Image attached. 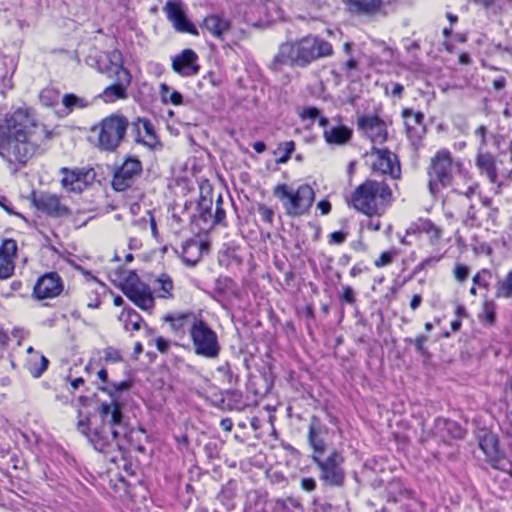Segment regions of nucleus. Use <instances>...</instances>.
I'll return each mask as SVG.
<instances>
[{"label": "nucleus", "mask_w": 512, "mask_h": 512, "mask_svg": "<svg viewBox=\"0 0 512 512\" xmlns=\"http://www.w3.org/2000/svg\"><path fill=\"white\" fill-rule=\"evenodd\" d=\"M137 131L136 141L153 148L158 144V139L155 134L154 126L147 119L139 118L137 122L133 123Z\"/></svg>", "instance_id": "nucleus-25"}, {"label": "nucleus", "mask_w": 512, "mask_h": 512, "mask_svg": "<svg viewBox=\"0 0 512 512\" xmlns=\"http://www.w3.org/2000/svg\"><path fill=\"white\" fill-rule=\"evenodd\" d=\"M349 11L358 15L375 16L382 13V0H347Z\"/></svg>", "instance_id": "nucleus-24"}, {"label": "nucleus", "mask_w": 512, "mask_h": 512, "mask_svg": "<svg viewBox=\"0 0 512 512\" xmlns=\"http://www.w3.org/2000/svg\"><path fill=\"white\" fill-rule=\"evenodd\" d=\"M371 155L375 156L372 169L382 175H389L393 179L400 177L401 168L397 156L388 149L373 147Z\"/></svg>", "instance_id": "nucleus-13"}, {"label": "nucleus", "mask_w": 512, "mask_h": 512, "mask_svg": "<svg viewBox=\"0 0 512 512\" xmlns=\"http://www.w3.org/2000/svg\"><path fill=\"white\" fill-rule=\"evenodd\" d=\"M479 446L486 455L492 456L498 451V440L492 434L486 435L480 440Z\"/></svg>", "instance_id": "nucleus-39"}, {"label": "nucleus", "mask_w": 512, "mask_h": 512, "mask_svg": "<svg viewBox=\"0 0 512 512\" xmlns=\"http://www.w3.org/2000/svg\"><path fill=\"white\" fill-rule=\"evenodd\" d=\"M48 364H49L48 359L45 356L41 355L40 356V365L39 366H36V365L32 366L30 368L31 374L35 378L40 377L47 370Z\"/></svg>", "instance_id": "nucleus-48"}, {"label": "nucleus", "mask_w": 512, "mask_h": 512, "mask_svg": "<svg viewBox=\"0 0 512 512\" xmlns=\"http://www.w3.org/2000/svg\"><path fill=\"white\" fill-rule=\"evenodd\" d=\"M17 243L13 239H5L0 245V279L10 278L15 269Z\"/></svg>", "instance_id": "nucleus-20"}, {"label": "nucleus", "mask_w": 512, "mask_h": 512, "mask_svg": "<svg viewBox=\"0 0 512 512\" xmlns=\"http://www.w3.org/2000/svg\"><path fill=\"white\" fill-rule=\"evenodd\" d=\"M334 53L330 42L318 35H306L294 41H287L279 46L270 68L278 72L283 66L306 68L311 63L322 58L330 57Z\"/></svg>", "instance_id": "nucleus-3"}, {"label": "nucleus", "mask_w": 512, "mask_h": 512, "mask_svg": "<svg viewBox=\"0 0 512 512\" xmlns=\"http://www.w3.org/2000/svg\"><path fill=\"white\" fill-rule=\"evenodd\" d=\"M463 164L454 159L447 149H441L430 159L427 173L429 177L428 187L431 194L436 195L442 189L451 185L457 173H461Z\"/></svg>", "instance_id": "nucleus-6"}, {"label": "nucleus", "mask_w": 512, "mask_h": 512, "mask_svg": "<svg viewBox=\"0 0 512 512\" xmlns=\"http://www.w3.org/2000/svg\"><path fill=\"white\" fill-rule=\"evenodd\" d=\"M48 364H49L48 359L45 356L41 355L40 356V365L39 366H36V365L32 366L30 368L31 374L35 378L40 377L47 370Z\"/></svg>", "instance_id": "nucleus-49"}, {"label": "nucleus", "mask_w": 512, "mask_h": 512, "mask_svg": "<svg viewBox=\"0 0 512 512\" xmlns=\"http://www.w3.org/2000/svg\"><path fill=\"white\" fill-rule=\"evenodd\" d=\"M402 117L405 120V126L409 137L421 138L425 133L424 114L414 112L412 109L405 108L402 111Z\"/></svg>", "instance_id": "nucleus-23"}, {"label": "nucleus", "mask_w": 512, "mask_h": 512, "mask_svg": "<svg viewBox=\"0 0 512 512\" xmlns=\"http://www.w3.org/2000/svg\"><path fill=\"white\" fill-rule=\"evenodd\" d=\"M273 195L280 200L286 215L290 217L308 214L315 200V192L308 184H302L296 189L287 184H278L273 189Z\"/></svg>", "instance_id": "nucleus-7"}, {"label": "nucleus", "mask_w": 512, "mask_h": 512, "mask_svg": "<svg viewBox=\"0 0 512 512\" xmlns=\"http://www.w3.org/2000/svg\"><path fill=\"white\" fill-rule=\"evenodd\" d=\"M198 56L191 49H185L172 59L173 70L183 77L196 75L200 66L197 63Z\"/></svg>", "instance_id": "nucleus-19"}, {"label": "nucleus", "mask_w": 512, "mask_h": 512, "mask_svg": "<svg viewBox=\"0 0 512 512\" xmlns=\"http://www.w3.org/2000/svg\"><path fill=\"white\" fill-rule=\"evenodd\" d=\"M317 207L320 209L323 215H326L331 211V204L328 200H321L317 204Z\"/></svg>", "instance_id": "nucleus-61"}, {"label": "nucleus", "mask_w": 512, "mask_h": 512, "mask_svg": "<svg viewBox=\"0 0 512 512\" xmlns=\"http://www.w3.org/2000/svg\"><path fill=\"white\" fill-rule=\"evenodd\" d=\"M426 341L427 337L424 335H419L415 339L416 350L421 354H424L425 352L424 344L426 343Z\"/></svg>", "instance_id": "nucleus-60"}, {"label": "nucleus", "mask_w": 512, "mask_h": 512, "mask_svg": "<svg viewBox=\"0 0 512 512\" xmlns=\"http://www.w3.org/2000/svg\"><path fill=\"white\" fill-rule=\"evenodd\" d=\"M120 320L124 322V329L130 332L140 330L143 322L142 317L133 309H124Z\"/></svg>", "instance_id": "nucleus-30"}, {"label": "nucleus", "mask_w": 512, "mask_h": 512, "mask_svg": "<svg viewBox=\"0 0 512 512\" xmlns=\"http://www.w3.org/2000/svg\"><path fill=\"white\" fill-rule=\"evenodd\" d=\"M88 63L114 80V83L103 91L102 96L105 102H114L127 97L126 91L132 77L130 72L124 68L123 55L118 49L108 52L100 59L89 57Z\"/></svg>", "instance_id": "nucleus-4"}, {"label": "nucleus", "mask_w": 512, "mask_h": 512, "mask_svg": "<svg viewBox=\"0 0 512 512\" xmlns=\"http://www.w3.org/2000/svg\"><path fill=\"white\" fill-rule=\"evenodd\" d=\"M142 164L138 159L128 158L114 173L112 186L116 191L129 188L135 178L140 175Z\"/></svg>", "instance_id": "nucleus-14"}, {"label": "nucleus", "mask_w": 512, "mask_h": 512, "mask_svg": "<svg viewBox=\"0 0 512 512\" xmlns=\"http://www.w3.org/2000/svg\"><path fill=\"white\" fill-rule=\"evenodd\" d=\"M160 95L163 103H171L173 105H182L183 96L180 92L171 89L167 84L162 83L160 85Z\"/></svg>", "instance_id": "nucleus-34"}, {"label": "nucleus", "mask_w": 512, "mask_h": 512, "mask_svg": "<svg viewBox=\"0 0 512 512\" xmlns=\"http://www.w3.org/2000/svg\"><path fill=\"white\" fill-rule=\"evenodd\" d=\"M416 227L419 232L426 233L432 243H436L441 237V230L430 220H419Z\"/></svg>", "instance_id": "nucleus-37"}, {"label": "nucleus", "mask_w": 512, "mask_h": 512, "mask_svg": "<svg viewBox=\"0 0 512 512\" xmlns=\"http://www.w3.org/2000/svg\"><path fill=\"white\" fill-rule=\"evenodd\" d=\"M130 388V383L128 381H121L119 383H110L106 385L105 387H100V389L110 396V400L108 402H116L117 404H120L119 402V393L128 390Z\"/></svg>", "instance_id": "nucleus-35"}, {"label": "nucleus", "mask_w": 512, "mask_h": 512, "mask_svg": "<svg viewBox=\"0 0 512 512\" xmlns=\"http://www.w3.org/2000/svg\"><path fill=\"white\" fill-rule=\"evenodd\" d=\"M476 166L482 174H485L491 183H495L498 174L495 167V161L491 154L480 153L476 157Z\"/></svg>", "instance_id": "nucleus-28"}, {"label": "nucleus", "mask_w": 512, "mask_h": 512, "mask_svg": "<svg viewBox=\"0 0 512 512\" xmlns=\"http://www.w3.org/2000/svg\"><path fill=\"white\" fill-rule=\"evenodd\" d=\"M347 237V233L343 231H335L330 234V242L335 244H342Z\"/></svg>", "instance_id": "nucleus-56"}, {"label": "nucleus", "mask_w": 512, "mask_h": 512, "mask_svg": "<svg viewBox=\"0 0 512 512\" xmlns=\"http://www.w3.org/2000/svg\"><path fill=\"white\" fill-rule=\"evenodd\" d=\"M327 427L319 421L316 416L311 418L309 427H308V442L313 449V457H320L325 455L326 452V444L324 441V437L327 434Z\"/></svg>", "instance_id": "nucleus-21"}, {"label": "nucleus", "mask_w": 512, "mask_h": 512, "mask_svg": "<svg viewBox=\"0 0 512 512\" xmlns=\"http://www.w3.org/2000/svg\"><path fill=\"white\" fill-rule=\"evenodd\" d=\"M231 28L230 22L217 15L207 16L201 25L202 30H206L218 39H222L224 34Z\"/></svg>", "instance_id": "nucleus-27"}, {"label": "nucleus", "mask_w": 512, "mask_h": 512, "mask_svg": "<svg viewBox=\"0 0 512 512\" xmlns=\"http://www.w3.org/2000/svg\"><path fill=\"white\" fill-rule=\"evenodd\" d=\"M486 133L487 129L483 125L479 126L475 131V134L481 138V145H486Z\"/></svg>", "instance_id": "nucleus-62"}, {"label": "nucleus", "mask_w": 512, "mask_h": 512, "mask_svg": "<svg viewBox=\"0 0 512 512\" xmlns=\"http://www.w3.org/2000/svg\"><path fill=\"white\" fill-rule=\"evenodd\" d=\"M141 222H143L144 224L149 223L152 235H153V237L156 238L158 235V230H157V224H156L154 217L149 213V219L146 220L145 218H143L141 220Z\"/></svg>", "instance_id": "nucleus-59"}, {"label": "nucleus", "mask_w": 512, "mask_h": 512, "mask_svg": "<svg viewBox=\"0 0 512 512\" xmlns=\"http://www.w3.org/2000/svg\"><path fill=\"white\" fill-rule=\"evenodd\" d=\"M437 426L445 429L454 438L460 439L464 436V430L456 422L439 419L437 420Z\"/></svg>", "instance_id": "nucleus-40"}, {"label": "nucleus", "mask_w": 512, "mask_h": 512, "mask_svg": "<svg viewBox=\"0 0 512 512\" xmlns=\"http://www.w3.org/2000/svg\"><path fill=\"white\" fill-rule=\"evenodd\" d=\"M104 359L107 362L116 363L122 361V356L117 349L113 347H107L106 349H104Z\"/></svg>", "instance_id": "nucleus-50"}, {"label": "nucleus", "mask_w": 512, "mask_h": 512, "mask_svg": "<svg viewBox=\"0 0 512 512\" xmlns=\"http://www.w3.org/2000/svg\"><path fill=\"white\" fill-rule=\"evenodd\" d=\"M63 105L70 111L75 108H85L89 105V101L75 94H66L62 100Z\"/></svg>", "instance_id": "nucleus-38"}, {"label": "nucleus", "mask_w": 512, "mask_h": 512, "mask_svg": "<svg viewBox=\"0 0 512 512\" xmlns=\"http://www.w3.org/2000/svg\"><path fill=\"white\" fill-rule=\"evenodd\" d=\"M469 272V267L461 263H457L453 269V275L459 283H463L467 280Z\"/></svg>", "instance_id": "nucleus-46"}, {"label": "nucleus", "mask_w": 512, "mask_h": 512, "mask_svg": "<svg viewBox=\"0 0 512 512\" xmlns=\"http://www.w3.org/2000/svg\"><path fill=\"white\" fill-rule=\"evenodd\" d=\"M220 426L224 431L230 432L233 427V422L230 418H224L221 420Z\"/></svg>", "instance_id": "nucleus-63"}, {"label": "nucleus", "mask_w": 512, "mask_h": 512, "mask_svg": "<svg viewBox=\"0 0 512 512\" xmlns=\"http://www.w3.org/2000/svg\"><path fill=\"white\" fill-rule=\"evenodd\" d=\"M99 423H91L79 411L78 431L86 436L95 450L103 453L122 450V443L130 434V426L116 402H102L97 408Z\"/></svg>", "instance_id": "nucleus-2"}, {"label": "nucleus", "mask_w": 512, "mask_h": 512, "mask_svg": "<svg viewBox=\"0 0 512 512\" xmlns=\"http://www.w3.org/2000/svg\"><path fill=\"white\" fill-rule=\"evenodd\" d=\"M192 317H195L193 314H175V315H167L165 316V321L169 322L172 330L175 332H180L184 330L186 324L191 326Z\"/></svg>", "instance_id": "nucleus-32"}, {"label": "nucleus", "mask_w": 512, "mask_h": 512, "mask_svg": "<svg viewBox=\"0 0 512 512\" xmlns=\"http://www.w3.org/2000/svg\"><path fill=\"white\" fill-rule=\"evenodd\" d=\"M222 205H223V200H222V197L219 195L216 200V207H215V212L213 213L211 227H214L217 224H221L225 220L226 214H225V211H224Z\"/></svg>", "instance_id": "nucleus-44"}, {"label": "nucleus", "mask_w": 512, "mask_h": 512, "mask_svg": "<svg viewBox=\"0 0 512 512\" xmlns=\"http://www.w3.org/2000/svg\"><path fill=\"white\" fill-rule=\"evenodd\" d=\"M295 150L294 141H286L278 146L277 151L282 153V155L277 159V163L283 164L286 163L293 151Z\"/></svg>", "instance_id": "nucleus-42"}, {"label": "nucleus", "mask_w": 512, "mask_h": 512, "mask_svg": "<svg viewBox=\"0 0 512 512\" xmlns=\"http://www.w3.org/2000/svg\"><path fill=\"white\" fill-rule=\"evenodd\" d=\"M301 488L307 492H312L316 488V481L311 477L301 479Z\"/></svg>", "instance_id": "nucleus-54"}, {"label": "nucleus", "mask_w": 512, "mask_h": 512, "mask_svg": "<svg viewBox=\"0 0 512 512\" xmlns=\"http://www.w3.org/2000/svg\"><path fill=\"white\" fill-rule=\"evenodd\" d=\"M323 136L328 144L344 145L352 137V130L344 125H334L324 129Z\"/></svg>", "instance_id": "nucleus-26"}, {"label": "nucleus", "mask_w": 512, "mask_h": 512, "mask_svg": "<svg viewBox=\"0 0 512 512\" xmlns=\"http://www.w3.org/2000/svg\"><path fill=\"white\" fill-rule=\"evenodd\" d=\"M486 215V222L491 223L492 225H496L499 215V209L497 207L489 208L487 209Z\"/></svg>", "instance_id": "nucleus-55"}, {"label": "nucleus", "mask_w": 512, "mask_h": 512, "mask_svg": "<svg viewBox=\"0 0 512 512\" xmlns=\"http://www.w3.org/2000/svg\"><path fill=\"white\" fill-rule=\"evenodd\" d=\"M495 296L497 298L512 299V270L496 284Z\"/></svg>", "instance_id": "nucleus-33"}, {"label": "nucleus", "mask_w": 512, "mask_h": 512, "mask_svg": "<svg viewBox=\"0 0 512 512\" xmlns=\"http://www.w3.org/2000/svg\"><path fill=\"white\" fill-rule=\"evenodd\" d=\"M50 138L51 133L37 122L30 110L19 108L0 123V157L16 174L27 166Z\"/></svg>", "instance_id": "nucleus-1"}, {"label": "nucleus", "mask_w": 512, "mask_h": 512, "mask_svg": "<svg viewBox=\"0 0 512 512\" xmlns=\"http://www.w3.org/2000/svg\"><path fill=\"white\" fill-rule=\"evenodd\" d=\"M357 123L358 127L373 144H383L387 140L386 124L378 116H361L358 118Z\"/></svg>", "instance_id": "nucleus-16"}, {"label": "nucleus", "mask_w": 512, "mask_h": 512, "mask_svg": "<svg viewBox=\"0 0 512 512\" xmlns=\"http://www.w3.org/2000/svg\"><path fill=\"white\" fill-rule=\"evenodd\" d=\"M463 224L466 227H481L483 224V220L478 215V211L475 209L473 205H470L465 217L463 218Z\"/></svg>", "instance_id": "nucleus-41"}, {"label": "nucleus", "mask_w": 512, "mask_h": 512, "mask_svg": "<svg viewBox=\"0 0 512 512\" xmlns=\"http://www.w3.org/2000/svg\"><path fill=\"white\" fill-rule=\"evenodd\" d=\"M129 121L119 114H112L100 123L98 146L102 150L114 151L124 140Z\"/></svg>", "instance_id": "nucleus-9"}, {"label": "nucleus", "mask_w": 512, "mask_h": 512, "mask_svg": "<svg viewBox=\"0 0 512 512\" xmlns=\"http://www.w3.org/2000/svg\"><path fill=\"white\" fill-rule=\"evenodd\" d=\"M32 204L37 210L47 214L50 217L62 218L71 214L68 206L63 204L60 201V198L55 194L47 192L33 194Z\"/></svg>", "instance_id": "nucleus-12"}, {"label": "nucleus", "mask_w": 512, "mask_h": 512, "mask_svg": "<svg viewBox=\"0 0 512 512\" xmlns=\"http://www.w3.org/2000/svg\"><path fill=\"white\" fill-rule=\"evenodd\" d=\"M218 372L222 373L225 381L230 385H236L239 381L238 375H236L229 363H225L217 368Z\"/></svg>", "instance_id": "nucleus-43"}, {"label": "nucleus", "mask_w": 512, "mask_h": 512, "mask_svg": "<svg viewBox=\"0 0 512 512\" xmlns=\"http://www.w3.org/2000/svg\"><path fill=\"white\" fill-rule=\"evenodd\" d=\"M163 11L166 13L168 20L173 24V27L182 33H190L198 35V30L193 23H191L183 9V5L179 1H168Z\"/></svg>", "instance_id": "nucleus-15"}, {"label": "nucleus", "mask_w": 512, "mask_h": 512, "mask_svg": "<svg viewBox=\"0 0 512 512\" xmlns=\"http://www.w3.org/2000/svg\"><path fill=\"white\" fill-rule=\"evenodd\" d=\"M122 291L140 309L150 311L154 307V297L151 288L141 281L135 272H129L124 279Z\"/></svg>", "instance_id": "nucleus-11"}, {"label": "nucleus", "mask_w": 512, "mask_h": 512, "mask_svg": "<svg viewBox=\"0 0 512 512\" xmlns=\"http://www.w3.org/2000/svg\"><path fill=\"white\" fill-rule=\"evenodd\" d=\"M62 290L61 277L56 272H50L38 279L33 294L37 299H48L60 295Z\"/></svg>", "instance_id": "nucleus-17"}, {"label": "nucleus", "mask_w": 512, "mask_h": 512, "mask_svg": "<svg viewBox=\"0 0 512 512\" xmlns=\"http://www.w3.org/2000/svg\"><path fill=\"white\" fill-rule=\"evenodd\" d=\"M61 173L64 175L61 180L63 188L74 193H81L86 189L95 176L92 170L74 171L62 168Z\"/></svg>", "instance_id": "nucleus-18"}, {"label": "nucleus", "mask_w": 512, "mask_h": 512, "mask_svg": "<svg viewBox=\"0 0 512 512\" xmlns=\"http://www.w3.org/2000/svg\"><path fill=\"white\" fill-rule=\"evenodd\" d=\"M441 259V256H430L422 260L418 265V270H425L429 267H434Z\"/></svg>", "instance_id": "nucleus-51"}, {"label": "nucleus", "mask_w": 512, "mask_h": 512, "mask_svg": "<svg viewBox=\"0 0 512 512\" xmlns=\"http://www.w3.org/2000/svg\"><path fill=\"white\" fill-rule=\"evenodd\" d=\"M422 302V297L419 294H416L412 297L410 302V307L412 310H416Z\"/></svg>", "instance_id": "nucleus-64"}, {"label": "nucleus", "mask_w": 512, "mask_h": 512, "mask_svg": "<svg viewBox=\"0 0 512 512\" xmlns=\"http://www.w3.org/2000/svg\"><path fill=\"white\" fill-rule=\"evenodd\" d=\"M392 198L390 187L383 181L366 180L352 193L348 204L366 216L381 215Z\"/></svg>", "instance_id": "nucleus-5"}, {"label": "nucleus", "mask_w": 512, "mask_h": 512, "mask_svg": "<svg viewBox=\"0 0 512 512\" xmlns=\"http://www.w3.org/2000/svg\"><path fill=\"white\" fill-rule=\"evenodd\" d=\"M258 212L264 222L272 223L274 213L271 208L264 206V205H260L258 207Z\"/></svg>", "instance_id": "nucleus-52"}, {"label": "nucleus", "mask_w": 512, "mask_h": 512, "mask_svg": "<svg viewBox=\"0 0 512 512\" xmlns=\"http://www.w3.org/2000/svg\"><path fill=\"white\" fill-rule=\"evenodd\" d=\"M189 335L196 355L208 359L219 356L221 345L217 333L204 320L192 317Z\"/></svg>", "instance_id": "nucleus-8"}, {"label": "nucleus", "mask_w": 512, "mask_h": 512, "mask_svg": "<svg viewBox=\"0 0 512 512\" xmlns=\"http://www.w3.org/2000/svg\"><path fill=\"white\" fill-rule=\"evenodd\" d=\"M313 462L320 471V480L332 487L342 486L345 480L343 469L344 457L338 450H332L325 456L313 457Z\"/></svg>", "instance_id": "nucleus-10"}, {"label": "nucleus", "mask_w": 512, "mask_h": 512, "mask_svg": "<svg viewBox=\"0 0 512 512\" xmlns=\"http://www.w3.org/2000/svg\"><path fill=\"white\" fill-rule=\"evenodd\" d=\"M290 505H296L292 498L271 500L266 503L263 512H291Z\"/></svg>", "instance_id": "nucleus-36"}, {"label": "nucleus", "mask_w": 512, "mask_h": 512, "mask_svg": "<svg viewBox=\"0 0 512 512\" xmlns=\"http://www.w3.org/2000/svg\"><path fill=\"white\" fill-rule=\"evenodd\" d=\"M319 115V110L316 107H308L305 108L302 113L301 117L303 119H315Z\"/></svg>", "instance_id": "nucleus-57"}, {"label": "nucleus", "mask_w": 512, "mask_h": 512, "mask_svg": "<svg viewBox=\"0 0 512 512\" xmlns=\"http://www.w3.org/2000/svg\"><path fill=\"white\" fill-rule=\"evenodd\" d=\"M155 289L158 292V297L163 299H171L173 297V281L167 274H161L155 280Z\"/></svg>", "instance_id": "nucleus-31"}, {"label": "nucleus", "mask_w": 512, "mask_h": 512, "mask_svg": "<svg viewBox=\"0 0 512 512\" xmlns=\"http://www.w3.org/2000/svg\"><path fill=\"white\" fill-rule=\"evenodd\" d=\"M155 345L157 347V349L161 352V353H166L169 349V341H167L166 339H164L163 337H158L155 339Z\"/></svg>", "instance_id": "nucleus-58"}, {"label": "nucleus", "mask_w": 512, "mask_h": 512, "mask_svg": "<svg viewBox=\"0 0 512 512\" xmlns=\"http://www.w3.org/2000/svg\"><path fill=\"white\" fill-rule=\"evenodd\" d=\"M341 300L348 304H355L356 298L353 289L350 286L343 287V294L341 295Z\"/></svg>", "instance_id": "nucleus-53"}, {"label": "nucleus", "mask_w": 512, "mask_h": 512, "mask_svg": "<svg viewBox=\"0 0 512 512\" xmlns=\"http://www.w3.org/2000/svg\"><path fill=\"white\" fill-rule=\"evenodd\" d=\"M212 206L213 201L211 195H201L197 204L198 216L209 227H211L213 217Z\"/></svg>", "instance_id": "nucleus-29"}, {"label": "nucleus", "mask_w": 512, "mask_h": 512, "mask_svg": "<svg viewBox=\"0 0 512 512\" xmlns=\"http://www.w3.org/2000/svg\"><path fill=\"white\" fill-rule=\"evenodd\" d=\"M397 256L396 250H389L381 253L378 259L374 261V265L377 268H382L384 266L390 265L395 257Z\"/></svg>", "instance_id": "nucleus-45"}, {"label": "nucleus", "mask_w": 512, "mask_h": 512, "mask_svg": "<svg viewBox=\"0 0 512 512\" xmlns=\"http://www.w3.org/2000/svg\"><path fill=\"white\" fill-rule=\"evenodd\" d=\"M486 276H488V278L491 277V274L488 270H482L481 272H478L474 277H473V283L474 285H478L479 287H483L485 289H488L489 287V282L488 280L486 279Z\"/></svg>", "instance_id": "nucleus-47"}, {"label": "nucleus", "mask_w": 512, "mask_h": 512, "mask_svg": "<svg viewBox=\"0 0 512 512\" xmlns=\"http://www.w3.org/2000/svg\"><path fill=\"white\" fill-rule=\"evenodd\" d=\"M209 245L205 242L190 239L183 243L181 256L183 261L190 265L194 266L199 262L204 252L208 251Z\"/></svg>", "instance_id": "nucleus-22"}]
</instances>
